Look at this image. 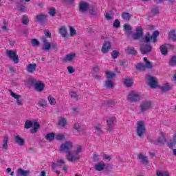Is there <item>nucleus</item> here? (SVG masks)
<instances>
[{
  "label": "nucleus",
  "instance_id": "f257e3e1",
  "mask_svg": "<svg viewBox=\"0 0 176 176\" xmlns=\"http://www.w3.org/2000/svg\"><path fill=\"white\" fill-rule=\"evenodd\" d=\"M82 146L77 144L76 145V149L72 151L67 152L65 155V157L67 162L70 163H76L80 160V153L82 152Z\"/></svg>",
  "mask_w": 176,
  "mask_h": 176
},
{
  "label": "nucleus",
  "instance_id": "f03ea898",
  "mask_svg": "<svg viewBox=\"0 0 176 176\" xmlns=\"http://www.w3.org/2000/svg\"><path fill=\"white\" fill-rule=\"evenodd\" d=\"M41 41L43 42V46L41 47L42 52H50V49L57 50V43L49 42L46 36H42Z\"/></svg>",
  "mask_w": 176,
  "mask_h": 176
},
{
  "label": "nucleus",
  "instance_id": "7ed1b4c3",
  "mask_svg": "<svg viewBox=\"0 0 176 176\" xmlns=\"http://www.w3.org/2000/svg\"><path fill=\"white\" fill-rule=\"evenodd\" d=\"M135 133L138 137L142 138L144 135H145V133H146V127L145 126V121L139 120L135 124Z\"/></svg>",
  "mask_w": 176,
  "mask_h": 176
},
{
  "label": "nucleus",
  "instance_id": "20e7f679",
  "mask_svg": "<svg viewBox=\"0 0 176 176\" xmlns=\"http://www.w3.org/2000/svg\"><path fill=\"white\" fill-rule=\"evenodd\" d=\"M32 126L34 127L33 129H31ZM39 127H41V124L36 121L32 122L31 120H26L25 122V129H31L30 131L32 133V134H35V133H37L38 130H39Z\"/></svg>",
  "mask_w": 176,
  "mask_h": 176
},
{
  "label": "nucleus",
  "instance_id": "39448f33",
  "mask_svg": "<svg viewBox=\"0 0 176 176\" xmlns=\"http://www.w3.org/2000/svg\"><path fill=\"white\" fill-rule=\"evenodd\" d=\"M74 148V143L71 141H66L63 143L59 147V152L61 153H66L67 152H71L72 149Z\"/></svg>",
  "mask_w": 176,
  "mask_h": 176
},
{
  "label": "nucleus",
  "instance_id": "423d86ee",
  "mask_svg": "<svg viewBox=\"0 0 176 176\" xmlns=\"http://www.w3.org/2000/svg\"><path fill=\"white\" fill-rule=\"evenodd\" d=\"M159 34V31L157 30L154 31L152 36H151L149 32H147L144 36V43H149L151 41L153 43H156Z\"/></svg>",
  "mask_w": 176,
  "mask_h": 176
},
{
  "label": "nucleus",
  "instance_id": "0eeeda50",
  "mask_svg": "<svg viewBox=\"0 0 176 176\" xmlns=\"http://www.w3.org/2000/svg\"><path fill=\"white\" fill-rule=\"evenodd\" d=\"M126 100L129 102H138L141 100V94L135 91H131L128 94Z\"/></svg>",
  "mask_w": 176,
  "mask_h": 176
},
{
  "label": "nucleus",
  "instance_id": "6e6552de",
  "mask_svg": "<svg viewBox=\"0 0 176 176\" xmlns=\"http://www.w3.org/2000/svg\"><path fill=\"white\" fill-rule=\"evenodd\" d=\"M30 83L32 85L36 90V91H38L39 93L45 90V84L42 83L41 81H38L36 79L31 78L30 80Z\"/></svg>",
  "mask_w": 176,
  "mask_h": 176
},
{
  "label": "nucleus",
  "instance_id": "1a4fd4ad",
  "mask_svg": "<svg viewBox=\"0 0 176 176\" xmlns=\"http://www.w3.org/2000/svg\"><path fill=\"white\" fill-rule=\"evenodd\" d=\"M152 108V102L151 100H144L141 102L140 106V113H145L146 111L151 109Z\"/></svg>",
  "mask_w": 176,
  "mask_h": 176
},
{
  "label": "nucleus",
  "instance_id": "9d476101",
  "mask_svg": "<svg viewBox=\"0 0 176 176\" xmlns=\"http://www.w3.org/2000/svg\"><path fill=\"white\" fill-rule=\"evenodd\" d=\"M6 54L8 57L11 60V61H13L14 64H18L19 63V55H17V51H13V50H6Z\"/></svg>",
  "mask_w": 176,
  "mask_h": 176
},
{
  "label": "nucleus",
  "instance_id": "9b49d317",
  "mask_svg": "<svg viewBox=\"0 0 176 176\" xmlns=\"http://www.w3.org/2000/svg\"><path fill=\"white\" fill-rule=\"evenodd\" d=\"M146 82L151 89H156L157 86V78L152 76H146Z\"/></svg>",
  "mask_w": 176,
  "mask_h": 176
},
{
  "label": "nucleus",
  "instance_id": "f8f14e48",
  "mask_svg": "<svg viewBox=\"0 0 176 176\" xmlns=\"http://www.w3.org/2000/svg\"><path fill=\"white\" fill-rule=\"evenodd\" d=\"M165 142H167V140H166V134L163 133H161V135L157 139L151 140V144L153 145H164Z\"/></svg>",
  "mask_w": 176,
  "mask_h": 176
},
{
  "label": "nucleus",
  "instance_id": "ddd939ff",
  "mask_svg": "<svg viewBox=\"0 0 176 176\" xmlns=\"http://www.w3.org/2000/svg\"><path fill=\"white\" fill-rule=\"evenodd\" d=\"M135 32L132 34V38L134 41H138L144 36V29L141 26H138L135 29Z\"/></svg>",
  "mask_w": 176,
  "mask_h": 176
},
{
  "label": "nucleus",
  "instance_id": "4468645a",
  "mask_svg": "<svg viewBox=\"0 0 176 176\" xmlns=\"http://www.w3.org/2000/svg\"><path fill=\"white\" fill-rule=\"evenodd\" d=\"M56 167H60V168H63V171H65V172H67V170H68V168H67V165H65V160H58L56 161V163L53 162L52 163L53 170H56Z\"/></svg>",
  "mask_w": 176,
  "mask_h": 176
},
{
  "label": "nucleus",
  "instance_id": "2eb2a0df",
  "mask_svg": "<svg viewBox=\"0 0 176 176\" xmlns=\"http://www.w3.org/2000/svg\"><path fill=\"white\" fill-rule=\"evenodd\" d=\"M140 52L142 54H146V53H151L152 52V45L151 44H141Z\"/></svg>",
  "mask_w": 176,
  "mask_h": 176
},
{
  "label": "nucleus",
  "instance_id": "dca6fc26",
  "mask_svg": "<svg viewBox=\"0 0 176 176\" xmlns=\"http://www.w3.org/2000/svg\"><path fill=\"white\" fill-rule=\"evenodd\" d=\"M138 160L140 161V163L143 166H146L149 164V160H148V157H146L144 153H140L138 155Z\"/></svg>",
  "mask_w": 176,
  "mask_h": 176
},
{
  "label": "nucleus",
  "instance_id": "f3484780",
  "mask_svg": "<svg viewBox=\"0 0 176 176\" xmlns=\"http://www.w3.org/2000/svg\"><path fill=\"white\" fill-rule=\"evenodd\" d=\"M76 58V54L72 52L66 54L65 56L63 58L62 61H63L64 63H72Z\"/></svg>",
  "mask_w": 176,
  "mask_h": 176
},
{
  "label": "nucleus",
  "instance_id": "a211bd4d",
  "mask_svg": "<svg viewBox=\"0 0 176 176\" xmlns=\"http://www.w3.org/2000/svg\"><path fill=\"white\" fill-rule=\"evenodd\" d=\"M111 49H112V45L111 44V42L104 41L103 43V45L102 47L101 51L102 53L106 54V53H108V52H110Z\"/></svg>",
  "mask_w": 176,
  "mask_h": 176
},
{
  "label": "nucleus",
  "instance_id": "6ab92c4d",
  "mask_svg": "<svg viewBox=\"0 0 176 176\" xmlns=\"http://www.w3.org/2000/svg\"><path fill=\"white\" fill-rule=\"evenodd\" d=\"M94 133L97 137L102 135L104 134V131H102V125L100 124H96L94 126Z\"/></svg>",
  "mask_w": 176,
  "mask_h": 176
},
{
  "label": "nucleus",
  "instance_id": "aec40b11",
  "mask_svg": "<svg viewBox=\"0 0 176 176\" xmlns=\"http://www.w3.org/2000/svg\"><path fill=\"white\" fill-rule=\"evenodd\" d=\"M10 93V96L13 97V98H15V100H16V105L21 107L23 106V100L20 99V98L21 97V95H18L16 94H15L14 92H13V91L10 90L9 91Z\"/></svg>",
  "mask_w": 176,
  "mask_h": 176
},
{
  "label": "nucleus",
  "instance_id": "412c9836",
  "mask_svg": "<svg viewBox=\"0 0 176 176\" xmlns=\"http://www.w3.org/2000/svg\"><path fill=\"white\" fill-rule=\"evenodd\" d=\"M89 3L85 1L79 3V10L81 13H86L89 10Z\"/></svg>",
  "mask_w": 176,
  "mask_h": 176
},
{
  "label": "nucleus",
  "instance_id": "4be33fe9",
  "mask_svg": "<svg viewBox=\"0 0 176 176\" xmlns=\"http://www.w3.org/2000/svg\"><path fill=\"white\" fill-rule=\"evenodd\" d=\"M36 20L38 21V23H41L42 24H45L46 21H47V15L44 13L38 14L36 16Z\"/></svg>",
  "mask_w": 176,
  "mask_h": 176
},
{
  "label": "nucleus",
  "instance_id": "5701e85b",
  "mask_svg": "<svg viewBox=\"0 0 176 176\" xmlns=\"http://www.w3.org/2000/svg\"><path fill=\"white\" fill-rule=\"evenodd\" d=\"M36 63H29L26 66V71L28 74H34L36 71Z\"/></svg>",
  "mask_w": 176,
  "mask_h": 176
},
{
  "label": "nucleus",
  "instance_id": "b1692460",
  "mask_svg": "<svg viewBox=\"0 0 176 176\" xmlns=\"http://www.w3.org/2000/svg\"><path fill=\"white\" fill-rule=\"evenodd\" d=\"M14 142L17 144V145H19V146H23L24 144H25L24 139L19 135L14 136Z\"/></svg>",
  "mask_w": 176,
  "mask_h": 176
},
{
  "label": "nucleus",
  "instance_id": "393cba45",
  "mask_svg": "<svg viewBox=\"0 0 176 176\" xmlns=\"http://www.w3.org/2000/svg\"><path fill=\"white\" fill-rule=\"evenodd\" d=\"M8 142H9V136L8 135H6L3 137V144H1V148L4 151H8Z\"/></svg>",
  "mask_w": 176,
  "mask_h": 176
},
{
  "label": "nucleus",
  "instance_id": "a878e982",
  "mask_svg": "<svg viewBox=\"0 0 176 176\" xmlns=\"http://www.w3.org/2000/svg\"><path fill=\"white\" fill-rule=\"evenodd\" d=\"M104 86L107 89H113L115 87V82L112 80H107L104 83Z\"/></svg>",
  "mask_w": 176,
  "mask_h": 176
},
{
  "label": "nucleus",
  "instance_id": "bb28decb",
  "mask_svg": "<svg viewBox=\"0 0 176 176\" xmlns=\"http://www.w3.org/2000/svg\"><path fill=\"white\" fill-rule=\"evenodd\" d=\"M59 34L63 36V38L67 37V35H68V30H67V27L65 26H61L59 28Z\"/></svg>",
  "mask_w": 176,
  "mask_h": 176
},
{
  "label": "nucleus",
  "instance_id": "cd10ccee",
  "mask_svg": "<svg viewBox=\"0 0 176 176\" xmlns=\"http://www.w3.org/2000/svg\"><path fill=\"white\" fill-rule=\"evenodd\" d=\"M94 168L96 171H102L105 168V164L104 162H100L95 165Z\"/></svg>",
  "mask_w": 176,
  "mask_h": 176
},
{
  "label": "nucleus",
  "instance_id": "c85d7f7f",
  "mask_svg": "<svg viewBox=\"0 0 176 176\" xmlns=\"http://www.w3.org/2000/svg\"><path fill=\"white\" fill-rule=\"evenodd\" d=\"M116 76V74L109 70H107L105 72V77L107 78V80L113 79V78H115Z\"/></svg>",
  "mask_w": 176,
  "mask_h": 176
},
{
  "label": "nucleus",
  "instance_id": "c756f323",
  "mask_svg": "<svg viewBox=\"0 0 176 176\" xmlns=\"http://www.w3.org/2000/svg\"><path fill=\"white\" fill-rule=\"evenodd\" d=\"M145 64H144V67H146V69H152V68H153V65H152V63H151V61L148 60V58L147 57H144L143 58Z\"/></svg>",
  "mask_w": 176,
  "mask_h": 176
},
{
  "label": "nucleus",
  "instance_id": "7c9ffc66",
  "mask_svg": "<svg viewBox=\"0 0 176 176\" xmlns=\"http://www.w3.org/2000/svg\"><path fill=\"white\" fill-rule=\"evenodd\" d=\"M175 145H176V133L173 135V140H170L168 142V146H169L170 149H173V148H174Z\"/></svg>",
  "mask_w": 176,
  "mask_h": 176
},
{
  "label": "nucleus",
  "instance_id": "2f4dec72",
  "mask_svg": "<svg viewBox=\"0 0 176 176\" xmlns=\"http://www.w3.org/2000/svg\"><path fill=\"white\" fill-rule=\"evenodd\" d=\"M125 52H126L128 54H137V51L135 50V48H134L133 47H127L126 48H125Z\"/></svg>",
  "mask_w": 176,
  "mask_h": 176
},
{
  "label": "nucleus",
  "instance_id": "473e14b6",
  "mask_svg": "<svg viewBox=\"0 0 176 176\" xmlns=\"http://www.w3.org/2000/svg\"><path fill=\"white\" fill-rule=\"evenodd\" d=\"M16 174L20 176H28L30 174V170H24L20 168L17 170Z\"/></svg>",
  "mask_w": 176,
  "mask_h": 176
},
{
  "label": "nucleus",
  "instance_id": "72a5a7b5",
  "mask_svg": "<svg viewBox=\"0 0 176 176\" xmlns=\"http://www.w3.org/2000/svg\"><path fill=\"white\" fill-rule=\"evenodd\" d=\"M168 39H170L171 41H173V42H175V41H176L175 30H170V32L168 34Z\"/></svg>",
  "mask_w": 176,
  "mask_h": 176
},
{
  "label": "nucleus",
  "instance_id": "f704fd0d",
  "mask_svg": "<svg viewBox=\"0 0 176 176\" xmlns=\"http://www.w3.org/2000/svg\"><path fill=\"white\" fill-rule=\"evenodd\" d=\"M58 124L60 127H65V126H67V119L64 117H60L58 122Z\"/></svg>",
  "mask_w": 176,
  "mask_h": 176
},
{
  "label": "nucleus",
  "instance_id": "c9c22d12",
  "mask_svg": "<svg viewBox=\"0 0 176 176\" xmlns=\"http://www.w3.org/2000/svg\"><path fill=\"white\" fill-rule=\"evenodd\" d=\"M107 126H114L115 122H116V117H110L107 120Z\"/></svg>",
  "mask_w": 176,
  "mask_h": 176
},
{
  "label": "nucleus",
  "instance_id": "e433bc0d",
  "mask_svg": "<svg viewBox=\"0 0 176 176\" xmlns=\"http://www.w3.org/2000/svg\"><path fill=\"white\" fill-rule=\"evenodd\" d=\"M121 16L125 21H130L132 16L131 14L129 12H123Z\"/></svg>",
  "mask_w": 176,
  "mask_h": 176
},
{
  "label": "nucleus",
  "instance_id": "4c0bfd02",
  "mask_svg": "<svg viewBox=\"0 0 176 176\" xmlns=\"http://www.w3.org/2000/svg\"><path fill=\"white\" fill-rule=\"evenodd\" d=\"M16 8H17L19 12H21V13H24V12H27V8L25 7V6H23L21 4V3H19L16 6Z\"/></svg>",
  "mask_w": 176,
  "mask_h": 176
},
{
  "label": "nucleus",
  "instance_id": "58836bf2",
  "mask_svg": "<svg viewBox=\"0 0 176 176\" xmlns=\"http://www.w3.org/2000/svg\"><path fill=\"white\" fill-rule=\"evenodd\" d=\"M104 17L106 20H112L113 18V12L112 10L106 12L104 14Z\"/></svg>",
  "mask_w": 176,
  "mask_h": 176
},
{
  "label": "nucleus",
  "instance_id": "ea45409f",
  "mask_svg": "<svg viewBox=\"0 0 176 176\" xmlns=\"http://www.w3.org/2000/svg\"><path fill=\"white\" fill-rule=\"evenodd\" d=\"M157 176H170V173L168 171H163L158 170L156 171Z\"/></svg>",
  "mask_w": 176,
  "mask_h": 176
},
{
  "label": "nucleus",
  "instance_id": "a19ab883",
  "mask_svg": "<svg viewBox=\"0 0 176 176\" xmlns=\"http://www.w3.org/2000/svg\"><path fill=\"white\" fill-rule=\"evenodd\" d=\"M160 89L161 90H162L163 91H168L171 90V86H170V85H168V84H165V85L161 86L160 87Z\"/></svg>",
  "mask_w": 176,
  "mask_h": 176
},
{
  "label": "nucleus",
  "instance_id": "79ce46f5",
  "mask_svg": "<svg viewBox=\"0 0 176 176\" xmlns=\"http://www.w3.org/2000/svg\"><path fill=\"white\" fill-rule=\"evenodd\" d=\"M47 100L51 105H54L55 104H57V101H56V98L52 96V95L48 96Z\"/></svg>",
  "mask_w": 176,
  "mask_h": 176
},
{
  "label": "nucleus",
  "instance_id": "37998d69",
  "mask_svg": "<svg viewBox=\"0 0 176 176\" xmlns=\"http://www.w3.org/2000/svg\"><path fill=\"white\" fill-rule=\"evenodd\" d=\"M160 52L164 56L167 55L168 51H167V47L165 45H162L160 47Z\"/></svg>",
  "mask_w": 176,
  "mask_h": 176
},
{
  "label": "nucleus",
  "instance_id": "c03bdc74",
  "mask_svg": "<svg viewBox=\"0 0 176 176\" xmlns=\"http://www.w3.org/2000/svg\"><path fill=\"white\" fill-rule=\"evenodd\" d=\"M55 134L54 133H47L45 135V138L47 140V141H53V140H54V137H55Z\"/></svg>",
  "mask_w": 176,
  "mask_h": 176
},
{
  "label": "nucleus",
  "instance_id": "a18cd8bd",
  "mask_svg": "<svg viewBox=\"0 0 176 176\" xmlns=\"http://www.w3.org/2000/svg\"><path fill=\"white\" fill-rule=\"evenodd\" d=\"M136 69H138V71H145L146 69V67H145V64L144 63H138L136 65Z\"/></svg>",
  "mask_w": 176,
  "mask_h": 176
},
{
  "label": "nucleus",
  "instance_id": "49530a36",
  "mask_svg": "<svg viewBox=\"0 0 176 176\" xmlns=\"http://www.w3.org/2000/svg\"><path fill=\"white\" fill-rule=\"evenodd\" d=\"M31 45L34 47H38L41 45V43L36 38H32L31 40Z\"/></svg>",
  "mask_w": 176,
  "mask_h": 176
},
{
  "label": "nucleus",
  "instance_id": "de8ad7c7",
  "mask_svg": "<svg viewBox=\"0 0 176 176\" xmlns=\"http://www.w3.org/2000/svg\"><path fill=\"white\" fill-rule=\"evenodd\" d=\"M124 83L125 85L127 86V87H131V86H133L134 80L133 79H125Z\"/></svg>",
  "mask_w": 176,
  "mask_h": 176
},
{
  "label": "nucleus",
  "instance_id": "09e8293b",
  "mask_svg": "<svg viewBox=\"0 0 176 176\" xmlns=\"http://www.w3.org/2000/svg\"><path fill=\"white\" fill-rule=\"evenodd\" d=\"M168 64L170 67H174V65H176V56H173L170 58Z\"/></svg>",
  "mask_w": 176,
  "mask_h": 176
},
{
  "label": "nucleus",
  "instance_id": "8fccbe9b",
  "mask_svg": "<svg viewBox=\"0 0 176 176\" xmlns=\"http://www.w3.org/2000/svg\"><path fill=\"white\" fill-rule=\"evenodd\" d=\"M69 94L71 98H73L74 100H78L79 98V94L75 91H70L69 92Z\"/></svg>",
  "mask_w": 176,
  "mask_h": 176
},
{
  "label": "nucleus",
  "instance_id": "3c124183",
  "mask_svg": "<svg viewBox=\"0 0 176 176\" xmlns=\"http://www.w3.org/2000/svg\"><path fill=\"white\" fill-rule=\"evenodd\" d=\"M89 13L93 16L97 15V13H98L97 7H92L91 9H89Z\"/></svg>",
  "mask_w": 176,
  "mask_h": 176
},
{
  "label": "nucleus",
  "instance_id": "603ef678",
  "mask_svg": "<svg viewBox=\"0 0 176 176\" xmlns=\"http://www.w3.org/2000/svg\"><path fill=\"white\" fill-rule=\"evenodd\" d=\"M55 138L57 141H61L63 140H65V135H64V134L58 133L56 135Z\"/></svg>",
  "mask_w": 176,
  "mask_h": 176
},
{
  "label": "nucleus",
  "instance_id": "864d4df0",
  "mask_svg": "<svg viewBox=\"0 0 176 176\" xmlns=\"http://www.w3.org/2000/svg\"><path fill=\"white\" fill-rule=\"evenodd\" d=\"M69 32H70V36H75L76 35V30L72 26H69Z\"/></svg>",
  "mask_w": 176,
  "mask_h": 176
},
{
  "label": "nucleus",
  "instance_id": "5fc2aeb1",
  "mask_svg": "<svg viewBox=\"0 0 176 176\" xmlns=\"http://www.w3.org/2000/svg\"><path fill=\"white\" fill-rule=\"evenodd\" d=\"M48 14H50V16L54 17V16H56V8H50Z\"/></svg>",
  "mask_w": 176,
  "mask_h": 176
},
{
  "label": "nucleus",
  "instance_id": "6e6d98bb",
  "mask_svg": "<svg viewBox=\"0 0 176 176\" xmlns=\"http://www.w3.org/2000/svg\"><path fill=\"white\" fill-rule=\"evenodd\" d=\"M38 105H40V107H46V105H47L46 100L40 99L38 101Z\"/></svg>",
  "mask_w": 176,
  "mask_h": 176
},
{
  "label": "nucleus",
  "instance_id": "4d7b16f0",
  "mask_svg": "<svg viewBox=\"0 0 176 176\" xmlns=\"http://www.w3.org/2000/svg\"><path fill=\"white\" fill-rule=\"evenodd\" d=\"M3 25L1 26L3 31H8V21H6V19H4L3 21Z\"/></svg>",
  "mask_w": 176,
  "mask_h": 176
},
{
  "label": "nucleus",
  "instance_id": "13d9d810",
  "mask_svg": "<svg viewBox=\"0 0 176 176\" xmlns=\"http://www.w3.org/2000/svg\"><path fill=\"white\" fill-rule=\"evenodd\" d=\"M113 27H114V28H119V27H120V21H119V19H116L114 21L113 23Z\"/></svg>",
  "mask_w": 176,
  "mask_h": 176
},
{
  "label": "nucleus",
  "instance_id": "bf43d9fd",
  "mask_svg": "<svg viewBox=\"0 0 176 176\" xmlns=\"http://www.w3.org/2000/svg\"><path fill=\"white\" fill-rule=\"evenodd\" d=\"M124 31H126V32H129V31H131V30H133L131 28V26L129 24H124Z\"/></svg>",
  "mask_w": 176,
  "mask_h": 176
},
{
  "label": "nucleus",
  "instance_id": "052dcab7",
  "mask_svg": "<svg viewBox=\"0 0 176 176\" xmlns=\"http://www.w3.org/2000/svg\"><path fill=\"white\" fill-rule=\"evenodd\" d=\"M28 18L27 17V16L24 15L22 17V23L24 24V25H27V24H28Z\"/></svg>",
  "mask_w": 176,
  "mask_h": 176
},
{
  "label": "nucleus",
  "instance_id": "680f3d73",
  "mask_svg": "<svg viewBox=\"0 0 176 176\" xmlns=\"http://www.w3.org/2000/svg\"><path fill=\"white\" fill-rule=\"evenodd\" d=\"M69 74H74L75 72V68L73 66H68L67 67Z\"/></svg>",
  "mask_w": 176,
  "mask_h": 176
},
{
  "label": "nucleus",
  "instance_id": "e2e57ef3",
  "mask_svg": "<svg viewBox=\"0 0 176 176\" xmlns=\"http://www.w3.org/2000/svg\"><path fill=\"white\" fill-rule=\"evenodd\" d=\"M74 130H77L78 132L82 131V128H80V124H74Z\"/></svg>",
  "mask_w": 176,
  "mask_h": 176
},
{
  "label": "nucleus",
  "instance_id": "0e129e2a",
  "mask_svg": "<svg viewBox=\"0 0 176 176\" xmlns=\"http://www.w3.org/2000/svg\"><path fill=\"white\" fill-rule=\"evenodd\" d=\"M151 13H153V14H159L160 13L159 8L157 7L153 8L151 10Z\"/></svg>",
  "mask_w": 176,
  "mask_h": 176
},
{
  "label": "nucleus",
  "instance_id": "69168bd1",
  "mask_svg": "<svg viewBox=\"0 0 176 176\" xmlns=\"http://www.w3.org/2000/svg\"><path fill=\"white\" fill-rule=\"evenodd\" d=\"M118 56H119V52L118 51H113L111 53L112 58H118Z\"/></svg>",
  "mask_w": 176,
  "mask_h": 176
},
{
  "label": "nucleus",
  "instance_id": "338daca9",
  "mask_svg": "<svg viewBox=\"0 0 176 176\" xmlns=\"http://www.w3.org/2000/svg\"><path fill=\"white\" fill-rule=\"evenodd\" d=\"M93 160L94 162H98L100 160V157L96 153L93 154Z\"/></svg>",
  "mask_w": 176,
  "mask_h": 176
},
{
  "label": "nucleus",
  "instance_id": "774afa93",
  "mask_svg": "<svg viewBox=\"0 0 176 176\" xmlns=\"http://www.w3.org/2000/svg\"><path fill=\"white\" fill-rule=\"evenodd\" d=\"M120 66L122 67V68H126V67H127V62L124 60L121 61Z\"/></svg>",
  "mask_w": 176,
  "mask_h": 176
}]
</instances>
